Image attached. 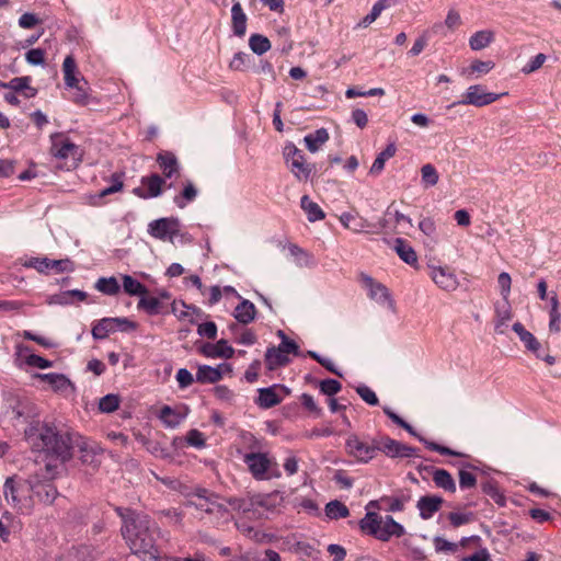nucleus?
Returning <instances> with one entry per match:
<instances>
[{"mask_svg":"<svg viewBox=\"0 0 561 561\" xmlns=\"http://www.w3.org/2000/svg\"><path fill=\"white\" fill-rule=\"evenodd\" d=\"M325 515L330 519L346 518L350 515V510L342 502L334 500L325 505Z\"/></svg>","mask_w":561,"mask_h":561,"instance_id":"nucleus-45","label":"nucleus"},{"mask_svg":"<svg viewBox=\"0 0 561 561\" xmlns=\"http://www.w3.org/2000/svg\"><path fill=\"white\" fill-rule=\"evenodd\" d=\"M394 250L399 257L409 265L417 263V255L414 249L403 239L398 238L394 241Z\"/></svg>","mask_w":561,"mask_h":561,"instance_id":"nucleus-31","label":"nucleus"},{"mask_svg":"<svg viewBox=\"0 0 561 561\" xmlns=\"http://www.w3.org/2000/svg\"><path fill=\"white\" fill-rule=\"evenodd\" d=\"M256 504L268 512H275L283 504V496L279 492H273L259 496Z\"/></svg>","mask_w":561,"mask_h":561,"instance_id":"nucleus-44","label":"nucleus"},{"mask_svg":"<svg viewBox=\"0 0 561 561\" xmlns=\"http://www.w3.org/2000/svg\"><path fill=\"white\" fill-rule=\"evenodd\" d=\"M397 152V147L394 144H389L385 150H382L375 159L374 163L370 167L369 174L373 176L379 175L383 169L385 163L388 159L392 158Z\"/></svg>","mask_w":561,"mask_h":561,"instance_id":"nucleus-32","label":"nucleus"},{"mask_svg":"<svg viewBox=\"0 0 561 561\" xmlns=\"http://www.w3.org/2000/svg\"><path fill=\"white\" fill-rule=\"evenodd\" d=\"M50 154L66 161L68 168H77L82 160V151L65 134L55 133L50 136Z\"/></svg>","mask_w":561,"mask_h":561,"instance_id":"nucleus-5","label":"nucleus"},{"mask_svg":"<svg viewBox=\"0 0 561 561\" xmlns=\"http://www.w3.org/2000/svg\"><path fill=\"white\" fill-rule=\"evenodd\" d=\"M249 56L242 51L237 53L229 64V68L236 71H242L245 69L247 60Z\"/></svg>","mask_w":561,"mask_h":561,"instance_id":"nucleus-64","label":"nucleus"},{"mask_svg":"<svg viewBox=\"0 0 561 561\" xmlns=\"http://www.w3.org/2000/svg\"><path fill=\"white\" fill-rule=\"evenodd\" d=\"M34 377L47 382L56 391L65 390L71 385L69 379L62 374H35Z\"/></svg>","mask_w":561,"mask_h":561,"instance_id":"nucleus-35","label":"nucleus"},{"mask_svg":"<svg viewBox=\"0 0 561 561\" xmlns=\"http://www.w3.org/2000/svg\"><path fill=\"white\" fill-rule=\"evenodd\" d=\"M433 481L436 486L442 488L449 492L456 491V483L451 474L445 469H436L433 472Z\"/></svg>","mask_w":561,"mask_h":561,"instance_id":"nucleus-38","label":"nucleus"},{"mask_svg":"<svg viewBox=\"0 0 561 561\" xmlns=\"http://www.w3.org/2000/svg\"><path fill=\"white\" fill-rule=\"evenodd\" d=\"M32 492L44 504H53L58 495L56 486L50 481H32Z\"/></svg>","mask_w":561,"mask_h":561,"instance_id":"nucleus-19","label":"nucleus"},{"mask_svg":"<svg viewBox=\"0 0 561 561\" xmlns=\"http://www.w3.org/2000/svg\"><path fill=\"white\" fill-rule=\"evenodd\" d=\"M231 19L234 35L243 36L247 30V15L239 2H236L231 8Z\"/></svg>","mask_w":561,"mask_h":561,"instance_id":"nucleus-30","label":"nucleus"},{"mask_svg":"<svg viewBox=\"0 0 561 561\" xmlns=\"http://www.w3.org/2000/svg\"><path fill=\"white\" fill-rule=\"evenodd\" d=\"M301 208L306 211L310 221H317L324 218V213L320 206L312 202L308 195H304L300 201Z\"/></svg>","mask_w":561,"mask_h":561,"instance_id":"nucleus-43","label":"nucleus"},{"mask_svg":"<svg viewBox=\"0 0 561 561\" xmlns=\"http://www.w3.org/2000/svg\"><path fill=\"white\" fill-rule=\"evenodd\" d=\"M73 448H78L81 461L87 465H95L98 461L96 457L100 456L102 451L101 447L96 443L72 433L71 451Z\"/></svg>","mask_w":561,"mask_h":561,"instance_id":"nucleus-13","label":"nucleus"},{"mask_svg":"<svg viewBox=\"0 0 561 561\" xmlns=\"http://www.w3.org/2000/svg\"><path fill=\"white\" fill-rule=\"evenodd\" d=\"M147 515H133L124 519L122 536L133 554L142 561H161V552L156 546Z\"/></svg>","mask_w":561,"mask_h":561,"instance_id":"nucleus-2","label":"nucleus"},{"mask_svg":"<svg viewBox=\"0 0 561 561\" xmlns=\"http://www.w3.org/2000/svg\"><path fill=\"white\" fill-rule=\"evenodd\" d=\"M356 392L369 405H377L379 403V400L375 391H373L369 387L365 385L357 387Z\"/></svg>","mask_w":561,"mask_h":561,"instance_id":"nucleus-55","label":"nucleus"},{"mask_svg":"<svg viewBox=\"0 0 561 561\" xmlns=\"http://www.w3.org/2000/svg\"><path fill=\"white\" fill-rule=\"evenodd\" d=\"M25 363L28 366L36 367L39 369H46L53 366V362L35 354H30L25 358Z\"/></svg>","mask_w":561,"mask_h":561,"instance_id":"nucleus-56","label":"nucleus"},{"mask_svg":"<svg viewBox=\"0 0 561 561\" xmlns=\"http://www.w3.org/2000/svg\"><path fill=\"white\" fill-rule=\"evenodd\" d=\"M434 545L438 552H456L458 550L457 543L450 542L442 537H436Z\"/></svg>","mask_w":561,"mask_h":561,"instance_id":"nucleus-62","label":"nucleus"},{"mask_svg":"<svg viewBox=\"0 0 561 561\" xmlns=\"http://www.w3.org/2000/svg\"><path fill=\"white\" fill-rule=\"evenodd\" d=\"M513 313L508 301H504L502 306L497 305L495 307V332L499 334H504L505 329L507 328V323L512 320Z\"/></svg>","mask_w":561,"mask_h":561,"instance_id":"nucleus-27","label":"nucleus"},{"mask_svg":"<svg viewBox=\"0 0 561 561\" xmlns=\"http://www.w3.org/2000/svg\"><path fill=\"white\" fill-rule=\"evenodd\" d=\"M32 481L8 478L3 486L5 501L22 513H28L33 507L31 496Z\"/></svg>","mask_w":561,"mask_h":561,"instance_id":"nucleus-3","label":"nucleus"},{"mask_svg":"<svg viewBox=\"0 0 561 561\" xmlns=\"http://www.w3.org/2000/svg\"><path fill=\"white\" fill-rule=\"evenodd\" d=\"M341 383L335 379H325L320 382V390L327 396H333L341 390Z\"/></svg>","mask_w":561,"mask_h":561,"instance_id":"nucleus-59","label":"nucleus"},{"mask_svg":"<svg viewBox=\"0 0 561 561\" xmlns=\"http://www.w3.org/2000/svg\"><path fill=\"white\" fill-rule=\"evenodd\" d=\"M141 186L134 188L133 193L144 199L154 198L162 194L165 181L157 173L141 178Z\"/></svg>","mask_w":561,"mask_h":561,"instance_id":"nucleus-15","label":"nucleus"},{"mask_svg":"<svg viewBox=\"0 0 561 561\" xmlns=\"http://www.w3.org/2000/svg\"><path fill=\"white\" fill-rule=\"evenodd\" d=\"M476 483H477V479L472 472L467 471L465 469H461L459 471V485L461 489L473 488L476 485Z\"/></svg>","mask_w":561,"mask_h":561,"instance_id":"nucleus-61","label":"nucleus"},{"mask_svg":"<svg viewBox=\"0 0 561 561\" xmlns=\"http://www.w3.org/2000/svg\"><path fill=\"white\" fill-rule=\"evenodd\" d=\"M230 368L226 364H221L217 367L203 365L198 367L196 373V380L202 383H215L222 378L224 371H229Z\"/></svg>","mask_w":561,"mask_h":561,"instance_id":"nucleus-18","label":"nucleus"},{"mask_svg":"<svg viewBox=\"0 0 561 561\" xmlns=\"http://www.w3.org/2000/svg\"><path fill=\"white\" fill-rule=\"evenodd\" d=\"M95 289L108 296H115L119 293L121 286L114 276L100 277L95 285Z\"/></svg>","mask_w":561,"mask_h":561,"instance_id":"nucleus-41","label":"nucleus"},{"mask_svg":"<svg viewBox=\"0 0 561 561\" xmlns=\"http://www.w3.org/2000/svg\"><path fill=\"white\" fill-rule=\"evenodd\" d=\"M114 321L113 318H103L95 322L92 327V336L95 340H104L106 339L111 333L116 332L114 328Z\"/></svg>","mask_w":561,"mask_h":561,"instance_id":"nucleus-36","label":"nucleus"},{"mask_svg":"<svg viewBox=\"0 0 561 561\" xmlns=\"http://www.w3.org/2000/svg\"><path fill=\"white\" fill-rule=\"evenodd\" d=\"M421 176L425 187L435 186L439 181L438 172L431 163H426L421 168Z\"/></svg>","mask_w":561,"mask_h":561,"instance_id":"nucleus-48","label":"nucleus"},{"mask_svg":"<svg viewBox=\"0 0 561 561\" xmlns=\"http://www.w3.org/2000/svg\"><path fill=\"white\" fill-rule=\"evenodd\" d=\"M428 275L443 290L454 291L458 287V278L449 266L428 265Z\"/></svg>","mask_w":561,"mask_h":561,"instance_id":"nucleus-11","label":"nucleus"},{"mask_svg":"<svg viewBox=\"0 0 561 561\" xmlns=\"http://www.w3.org/2000/svg\"><path fill=\"white\" fill-rule=\"evenodd\" d=\"M161 301L157 297L148 296L139 300L138 307L150 314H157L160 311Z\"/></svg>","mask_w":561,"mask_h":561,"instance_id":"nucleus-51","label":"nucleus"},{"mask_svg":"<svg viewBox=\"0 0 561 561\" xmlns=\"http://www.w3.org/2000/svg\"><path fill=\"white\" fill-rule=\"evenodd\" d=\"M249 46L256 55H263L271 48V42L267 37L261 34H253L249 38Z\"/></svg>","mask_w":561,"mask_h":561,"instance_id":"nucleus-46","label":"nucleus"},{"mask_svg":"<svg viewBox=\"0 0 561 561\" xmlns=\"http://www.w3.org/2000/svg\"><path fill=\"white\" fill-rule=\"evenodd\" d=\"M121 398L118 394L110 393L99 401V410L103 413H112L119 407Z\"/></svg>","mask_w":561,"mask_h":561,"instance_id":"nucleus-49","label":"nucleus"},{"mask_svg":"<svg viewBox=\"0 0 561 561\" xmlns=\"http://www.w3.org/2000/svg\"><path fill=\"white\" fill-rule=\"evenodd\" d=\"M328 140L329 133L325 128H319L304 138L306 147L310 152H317Z\"/></svg>","mask_w":561,"mask_h":561,"instance_id":"nucleus-28","label":"nucleus"},{"mask_svg":"<svg viewBox=\"0 0 561 561\" xmlns=\"http://www.w3.org/2000/svg\"><path fill=\"white\" fill-rule=\"evenodd\" d=\"M255 313H256L255 306L251 301L243 299L236 307L233 316L238 322L248 324L254 320Z\"/></svg>","mask_w":561,"mask_h":561,"instance_id":"nucleus-29","label":"nucleus"},{"mask_svg":"<svg viewBox=\"0 0 561 561\" xmlns=\"http://www.w3.org/2000/svg\"><path fill=\"white\" fill-rule=\"evenodd\" d=\"M157 163L163 174V179H171L180 175V163L171 151H162L157 156Z\"/></svg>","mask_w":561,"mask_h":561,"instance_id":"nucleus-17","label":"nucleus"},{"mask_svg":"<svg viewBox=\"0 0 561 561\" xmlns=\"http://www.w3.org/2000/svg\"><path fill=\"white\" fill-rule=\"evenodd\" d=\"M280 398L277 396L273 387L262 388L259 390V398L256 403L264 409H270L277 405Z\"/></svg>","mask_w":561,"mask_h":561,"instance_id":"nucleus-42","label":"nucleus"},{"mask_svg":"<svg viewBox=\"0 0 561 561\" xmlns=\"http://www.w3.org/2000/svg\"><path fill=\"white\" fill-rule=\"evenodd\" d=\"M182 305V310L179 311L176 304H173V312L178 316L179 319H188L191 323H195L194 314L199 317L202 314L201 310L193 306H187L184 302Z\"/></svg>","mask_w":561,"mask_h":561,"instance_id":"nucleus-50","label":"nucleus"},{"mask_svg":"<svg viewBox=\"0 0 561 561\" xmlns=\"http://www.w3.org/2000/svg\"><path fill=\"white\" fill-rule=\"evenodd\" d=\"M346 450L350 456L360 462H368L376 457L378 451L377 439L373 444L360 440L356 435H352L346 439Z\"/></svg>","mask_w":561,"mask_h":561,"instance_id":"nucleus-9","label":"nucleus"},{"mask_svg":"<svg viewBox=\"0 0 561 561\" xmlns=\"http://www.w3.org/2000/svg\"><path fill=\"white\" fill-rule=\"evenodd\" d=\"M186 442L190 446L203 448L205 446V438L203 433L197 430H191L186 435Z\"/></svg>","mask_w":561,"mask_h":561,"instance_id":"nucleus-60","label":"nucleus"},{"mask_svg":"<svg viewBox=\"0 0 561 561\" xmlns=\"http://www.w3.org/2000/svg\"><path fill=\"white\" fill-rule=\"evenodd\" d=\"M180 221L178 218H160L149 224V233L160 240L173 241V238L179 233Z\"/></svg>","mask_w":561,"mask_h":561,"instance_id":"nucleus-10","label":"nucleus"},{"mask_svg":"<svg viewBox=\"0 0 561 561\" xmlns=\"http://www.w3.org/2000/svg\"><path fill=\"white\" fill-rule=\"evenodd\" d=\"M404 527L397 523L392 516H383L381 531H379L378 540L389 541L392 537L400 538L404 535Z\"/></svg>","mask_w":561,"mask_h":561,"instance_id":"nucleus-24","label":"nucleus"},{"mask_svg":"<svg viewBox=\"0 0 561 561\" xmlns=\"http://www.w3.org/2000/svg\"><path fill=\"white\" fill-rule=\"evenodd\" d=\"M402 428H404L408 433H410L412 436H415L416 438H419L420 442H422L425 447L430 450H433V451H437L439 453L440 455H447V456H456V457H463L465 454L462 453H459V451H455L448 447H445V446H442L437 443H434V442H430L427 439H425L424 437L420 436L414 430L413 427L404 421V423L401 425Z\"/></svg>","mask_w":561,"mask_h":561,"instance_id":"nucleus-25","label":"nucleus"},{"mask_svg":"<svg viewBox=\"0 0 561 561\" xmlns=\"http://www.w3.org/2000/svg\"><path fill=\"white\" fill-rule=\"evenodd\" d=\"M71 435L72 433L58 431L54 424L39 421L32 422L24 432L33 451L55 457L61 462L71 458Z\"/></svg>","mask_w":561,"mask_h":561,"instance_id":"nucleus-1","label":"nucleus"},{"mask_svg":"<svg viewBox=\"0 0 561 561\" xmlns=\"http://www.w3.org/2000/svg\"><path fill=\"white\" fill-rule=\"evenodd\" d=\"M193 496L196 500L188 501V506H194L196 510L214 516L216 520L228 519L227 506L219 501V496L214 492L198 488L194 491Z\"/></svg>","mask_w":561,"mask_h":561,"instance_id":"nucleus-6","label":"nucleus"},{"mask_svg":"<svg viewBox=\"0 0 561 561\" xmlns=\"http://www.w3.org/2000/svg\"><path fill=\"white\" fill-rule=\"evenodd\" d=\"M547 59V56L545 54H538L536 55L534 58H531L527 65H525L522 69V71L525 73V75H529L531 72H535L537 71L538 69H540L542 67V65L545 64Z\"/></svg>","mask_w":561,"mask_h":561,"instance_id":"nucleus-54","label":"nucleus"},{"mask_svg":"<svg viewBox=\"0 0 561 561\" xmlns=\"http://www.w3.org/2000/svg\"><path fill=\"white\" fill-rule=\"evenodd\" d=\"M497 284L500 287V293L504 301H508V297L511 294V285L512 278L508 273L502 272L497 276Z\"/></svg>","mask_w":561,"mask_h":561,"instance_id":"nucleus-52","label":"nucleus"},{"mask_svg":"<svg viewBox=\"0 0 561 561\" xmlns=\"http://www.w3.org/2000/svg\"><path fill=\"white\" fill-rule=\"evenodd\" d=\"M198 190L194 183L187 180L184 182L183 190L180 192V194L174 196L173 202L178 207L184 208L188 203L196 198Z\"/></svg>","mask_w":561,"mask_h":561,"instance_id":"nucleus-34","label":"nucleus"},{"mask_svg":"<svg viewBox=\"0 0 561 561\" xmlns=\"http://www.w3.org/2000/svg\"><path fill=\"white\" fill-rule=\"evenodd\" d=\"M197 332L201 336L214 340L217 335V325L215 322H205L198 325Z\"/></svg>","mask_w":561,"mask_h":561,"instance_id":"nucleus-63","label":"nucleus"},{"mask_svg":"<svg viewBox=\"0 0 561 561\" xmlns=\"http://www.w3.org/2000/svg\"><path fill=\"white\" fill-rule=\"evenodd\" d=\"M123 287L124 290L130 296H141L147 293L146 286L130 275L123 276Z\"/></svg>","mask_w":561,"mask_h":561,"instance_id":"nucleus-47","label":"nucleus"},{"mask_svg":"<svg viewBox=\"0 0 561 561\" xmlns=\"http://www.w3.org/2000/svg\"><path fill=\"white\" fill-rule=\"evenodd\" d=\"M159 419L167 427L174 428L180 425L184 416L169 405L161 408Z\"/></svg>","mask_w":561,"mask_h":561,"instance_id":"nucleus-39","label":"nucleus"},{"mask_svg":"<svg viewBox=\"0 0 561 561\" xmlns=\"http://www.w3.org/2000/svg\"><path fill=\"white\" fill-rule=\"evenodd\" d=\"M25 59L30 65L41 66L45 64V50L41 48H32L25 54Z\"/></svg>","mask_w":561,"mask_h":561,"instance_id":"nucleus-53","label":"nucleus"},{"mask_svg":"<svg viewBox=\"0 0 561 561\" xmlns=\"http://www.w3.org/2000/svg\"><path fill=\"white\" fill-rule=\"evenodd\" d=\"M397 0H378L374 5H373V9L370 11V13H368L366 16H364L362 19V21L358 23V26L359 27H367L369 26L373 22H375L378 16L381 14V12L389 8L391 4L396 3Z\"/></svg>","mask_w":561,"mask_h":561,"instance_id":"nucleus-37","label":"nucleus"},{"mask_svg":"<svg viewBox=\"0 0 561 561\" xmlns=\"http://www.w3.org/2000/svg\"><path fill=\"white\" fill-rule=\"evenodd\" d=\"M506 93H493L486 92L485 88L481 84H473L467 88L466 92L461 95V100L454 102L449 105V108L457 105H472L476 107H483L497 101L502 95Z\"/></svg>","mask_w":561,"mask_h":561,"instance_id":"nucleus-8","label":"nucleus"},{"mask_svg":"<svg viewBox=\"0 0 561 561\" xmlns=\"http://www.w3.org/2000/svg\"><path fill=\"white\" fill-rule=\"evenodd\" d=\"M72 90L71 101L79 106L95 105L99 100L91 94V89L84 78H80L75 85H66Z\"/></svg>","mask_w":561,"mask_h":561,"instance_id":"nucleus-16","label":"nucleus"},{"mask_svg":"<svg viewBox=\"0 0 561 561\" xmlns=\"http://www.w3.org/2000/svg\"><path fill=\"white\" fill-rule=\"evenodd\" d=\"M202 353L211 358H231L234 354V350L226 340H220L215 344L206 343L202 347Z\"/></svg>","mask_w":561,"mask_h":561,"instance_id":"nucleus-21","label":"nucleus"},{"mask_svg":"<svg viewBox=\"0 0 561 561\" xmlns=\"http://www.w3.org/2000/svg\"><path fill=\"white\" fill-rule=\"evenodd\" d=\"M25 267L35 268L39 273H48L55 270L57 273H62L73 270V264L70 260H50L47 257H31L24 263Z\"/></svg>","mask_w":561,"mask_h":561,"instance_id":"nucleus-14","label":"nucleus"},{"mask_svg":"<svg viewBox=\"0 0 561 561\" xmlns=\"http://www.w3.org/2000/svg\"><path fill=\"white\" fill-rule=\"evenodd\" d=\"M289 363V358L285 355L279 347H268L265 353V364L270 370H274L279 366L287 365Z\"/></svg>","mask_w":561,"mask_h":561,"instance_id":"nucleus-33","label":"nucleus"},{"mask_svg":"<svg viewBox=\"0 0 561 561\" xmlns=\"http://www.w3.org/2000/svg\"><path fill=\"white\" fill-rule=\"evenodd\" d=\"M363 282L368 289V295L371 299L379 304L392 302L390 299L389 290L381 283L376 282L370 276H364Z\"/></svg>","mask_w":561,"mask_h":561,"instance_id":"nucleus-20","label":"nucleus"},{"mask_svg":"<svg viewBox=\"0 0 561 561\" xmlns=\"http://www.w3.org/2000/svg\"><path fill=\"white\" fill-rule=\"evenodd\" d=\"M22 336L25 340L36 342L37 344H39L41 346H43L45 348H54L57 346L56 343L53 342L50 339L36 335V334L32 333L31 331H23Z\"/></svg>","mask_w":561,"mask_h":561,"instance_id":"nucleus-58","label":"nucleus"},{"mask_svg":"<svg viewBox=\"0 0 561 561\" xmlns=\"http://www.w3.org/2000/svg\"><path fill=\"white\" fill-rule=\"evenodd\" d=\"M378 450L390 458H410L415 456V448L410 447L399 440L382 436L377 439Z\"/></svg>","mask_w":561,"mask_h":561,"instance_id":"nucleus-12","label":"nucleus"},{"mask_svg":"<svg viewBox=\"0 0 561 561\" xmlns=\"http://www.w3.org/2000/svg\"><path fill=\"white\" fill-rule=\"evenodd\" d=\"M472 513L451 512L448 514V519L454 527H459L461 525L468 524L469 522L472 520Z\"/></svg>","mask_w":561,"mask_h":561,"instance_id":"nucleus-57","label":"nucleus"},{"mask_svg":"<svg viewBox=\"0 0 561 561\" xmlns=\"http://www.w3.org/2000/svg\"><path fill=\"white\" fill-rule=\"evenodd\" d=\"M495 38L492 30H481L473 33L469 38V46L472 50L478 51L490 46Z\"/></svg>","mask_w":561,"mask_h":561,"instance_id":"nucleus-26","label":"nucleus"},{"mask_svg":"<svg viewBox=\"0 0 561 561\" xmlns=\"http://www.w3.org/2000/svg\"><path fill=\"white\" fill-rule=\"evenodd\" d=\"M284 158L290 172L298 181H307L313 170L312 164L307 163L300 149L294 144H287L284 148Z\"/></svg>","mask_w":561,"mask_h":561,"instance_id":"nucleus-7","label":"nucleus"},{"mask_svg":"<svg viewBox=\"0 0 561 561\" xmlns=\"http://www.w3.org/2000/svg\"><path fill=\"white\" fill-rule=\"evenodd\" d=\"M62 72L66 85H75L80 78L77 77L78 69L75 58L68 55L62 62Z\"/></svg>","mask_w":561,"mask_h":561,"instance_id":"nucleus-40","label":"nucleus"},{"mask_svg":"<svg viewBox=\"0 0 561 561\" xmlns=\"http://www.w3.org/2000/svg\"><path fill=\"white\" fill-rule=\"evenodd\" d=\"M443 504V499L436 495H426L422 496L417 501V508L420 511V516L423 519H430L433 515L439 511Z\"/></svg>","mask_w":561,"mask_h":561,"instance_id":"nucleus-22","label":"nucleus"},{"mask_svg":"<svg viewBox=\"0 0 561 561\" xmlns=\"http://www.w3.org/2000/svg\"><path fill=\"white\" fill-rule=\"evenodd\" d=\"M383 523V516L374 513L368 512L366 515L360 519L359 527L363 533L370 535L378 539L379 531H381Z\"/></svg>","mask_w":561,"mask_h":561,"instance_id":"nucleus-23","label":"nucleus"},{"mask_svg":"<svg viewBox=\"0 0 561 561\" xmlns=\"http://www.w3.org/2000/svg\"><path fill=\"white\" fill-rule=\"evenodd\" d=\"M243 461L255 480L280 477L277 462L266 453H248L243 456Z\"/></svg>","mask_w":561,"mask_h":561,"instance_id":"nucleus-4","label":"nucleus"}]
</instances>
